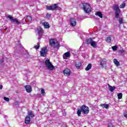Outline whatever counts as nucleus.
<instances>
[{
    "label": "nucleus",
    "mask_w": 127,
    "mask_h": 127,
    "mask_svg": "<svg viewBox=\"0 0 127 127\" xmlns=\"http://www.w3.org/2000/svg\"><path fill=\"white\" fill-rule=\"evenodd\" d=\"M83 10L86 12V13H89L91 11V10L92 9V7H91V5L89 3H84L83 4Z\"/></svg>",
    "instance_id": "20e7f679"
},
{
    "label": "nucleus",
    "mask_w": 127,
    "mask_h": 127,
    "mask_svg": "<svg viewBox=\"0 0 127 127\" xmlns=\"http://www.w3.org/2000/svg\"><path fill=\"white\" fill-rule=\"evenodd\" d=\"M45 64L47 68H48V69H49V70H50V71H52V70L54 69V66L51 63V62H50V60H46L45 62Z\"/></svg>",
    "instance_id": "7ed1b4c3"
},
{
    "label": "nucleus",
    "mask_w": 127,
    "mask_h": 127,
    "mask_svg": "<svg viewBox=\"0 0 127 127\" xmlns=\"http://www.w3.org/2000/svg\"><path fill=\"white\" fill-rule=\"evenodd\" d=\"M90 69H92V64H88V65L86 66V67L85 68V71H89V70H90Z\"/></svg>",
    "instance_id": "6ab92c4d"
},
{
    "label": "nucleus",
    "mask_w": 127,
    "mask_h": 127,
    "mask_svg": "<svg viewBox=\"0 0 127 127\" xmlns=\"http://www.w3.org/2000/svg\"><path fill=\"white\" fill-rule=\"evenodd\" d=\"M70 57V52H67L66 53H65L63 55V58L64 59H67V58Z\"/></svg>",
    "instance_id": "f3484780"
},
{
    "label": "nucleus",
    "mask_w": 127,
    "mask_h": 127,
    "mask_svg": "<svg viewBox=\"0 0 127 127\" xmlns=\"http://www.w3.org/2000/svg\"><path fill=\"white\" fill-rule=\"evenodd\" d=\"M31 20H32V18L30 16H28L27 17H24V18L21 20V23L24 24V23H26V22H31Z\"/></svg>",
    "instance_id": "6e6552de"
},
{
    "label": "nucleus",
    "mask_w": 127,
    "mask_h": 127,
    "mask_svg": "<svg viewBox=\"0 0 127 127\" xmlns=\"http://www.w3.org/2000/svg\"><path fill=\"white\" fill-rule=\"evenodd\" d=\"M2 85H0V90H2Z\"/></svg>",
    "instance_id": "ea45409f"
},
{
    "label": "nucleus",
    "mask_w": 127,
    "mask_h": 127,
    "mask_svg": "<svg viewBox=\"0 0 127 127\" xmlns=\"http://www.w3.org/2000/svg\"><path fill=\"white\" fill-rule=\"evenodd\" d=\"M126 7V3L123 2L120 5V8H124Z\"/></svg>",
    "instance_id": "7c9ffc66"
},
{
    "label": "nucleus",
    "mask_w": 127,
    "mask_h": 127,
    "mask_svg": "<svg viewBox=\"0 0 127 127\" xmlns=\"http://www.w3.org/2000/svg\"><path fill=\"white\" fill-rule=\"evenodd\" d=\"M75 66L77 69H79L82 66V63L80 62H78L75 63Z\"/></svg>",
    "instance_id": "2eb2a0df"
},
{
    "label": "nucleus",
    "mask_w": 127,
    "mask_h": 127,
    "mask_svg": "<svg viewBox=\"0 0 127 127\" xmlns=\"http://www.w3.org/2000/svg\"><path fill=\"white\" fill-rule=\"evenodd\" d=\"M112 41V38L111 37H108L106 39V42H111Z\"/></svg>",
    "instance_id": "2f4dec72"
},
{
    "label": "nucleus",
    "mask_w": 127,
    "mask_h": 127,
    "mask_svg": "<svg viewBox=\"0 0 127 127\" xmlns=\"http://www.w3.org/2000/svg\"><path fill=\"white\" fill-rule=\"evenodd\" d=\"M90 44L91 46H92V47H94V48H95L96 46H97V42L92 41Z\"/></svg>",
    "instance_id": "5701e85b"
},
{
    "label": "nucleus",
    "mask_w": 127,
    "mask_h": 127,
    "mask_svg": "<svg viewBox=\"0 0 127 127\" xmlns=\"http://www.w3.org/2000/svg\"><path fill=\"white\" fill-rule=\"evenodd\" d=\"M18 104H19V102L17 101H16L14 102V105H18Z\"/></svg>",
    "instance_id": "58836bf2"
},
{
    "label": "nucleus",
    "mask_w": 127,
    "mask_h": 127,
    "mask_svg": "<svg viewBox=\"0 0 127 127\" xmlns=\"http://www.w3.org/2000/svg\"><path fill=\"white\" fill-rule=\"evenodd\" d=\"M3 99L4 100V101H6V102L9 101V98H7V97H4Z\"/></svg>",
    "instance_id": "c9c22d12"
},
{
    "label": "nucleus",
    "mask_w": 127,
    "mask_h": 127,
    "mask_svg": "<svg viewBox=\"0 0 127 127\" xmlns=\"http://www.w3.org/2000/svg\"><path fill=\"white\" fill-rule=\"evenodd\" d=\"M40 46V45L39 44V43H38L36 46H34V48L35 49H39V47Z\"/></svg>",
    "instance_id": "72a5a7b5"
},
{
    "label": "nucleus",
    "mask_w": 127,
    "mask_h": 127,
    "mask_svg": "<svg viewBox=\"0 0 127 127\" xmlns=\"http://www.w3.org/2000/svg\"><path fill=\"white\" fill-rule=\"evenodd\" d=\"M41 92L42 96H44L45 95V90H44V89L42 88L41 89Z\"/></svg>",
    "instance_id": "c756f323"
},
{
    "label": "nucleus",
    "mask_w": 127,
    "mask_h": 127,
    "mask_svg": "<svg viewBox=\"0 0 127 127\" xmlns=\"http://www.w3.org/2000/svg\"><path fill=\"white\" fill-rule=\"evenodd\" d=\"M58 4H54L53 5H47L46 6V8L48 10H60L61 9V8L60 7H58Z\"/></svg>",
    "instance_id": "f03ea898"
},
{
    "label": "nucleus",
    "mask_w": 127,
    "mask_h": 127,
    "mask_svg": "<svg viewBox=\"0 0 127 127\" xmlns=\"http://www.w3.org/2000/svg\"><path fill=\"white\" fill-rule=\"evenodd\" d=\"M114 10H115V17L116 18H119L120 16V13H121V11L119 8V5H115L114 6Z\"/></svg>",
    "instance_id": "0eeeda50"
},
{
    "label": "nucleus",
    "mask_w": 127,
    "mask_h": 127,
    "mask_svg": "<svg viewBox=\"0 0 127 127\" xmlns=\"http://www.w3.org/2000/svg\"><path fill=\"white\" fill-rule=\"evenodd\" d=\"M118 97L119 100H121V99H122V98H123V93H119L118 95Z\"/></svg>",
    "instance_id": "c85d7f7f"
},
{
    "label": "nucleus",
    "mask_w": 127,
    "mask_h": 127,
    "mask_svg": "<svg viewBox=\"0 0 127 127\" xmlns=\"http://www.w3.org/2000/svg\"><path fill=\"white\" fill-rule=\"evenodd\" d=\"M101 107H102V108H105V109H109V107H110V105L109 104H101Z\"/></svg>",
    "instance_id": "b1692460"
},
{
    "label": "nucleus",
    "mask_w": 127,
    "mask_h": 127,
    "mask_svg": "<svg viewBox=\"0 0 127 127\" xmlns=\"http://www.w3.org/2000/svg\"><path fill=\"white\" fill-rule=\"evenodd\" d=\"M112 49L113 50H114V51H116V50H117V49H118V47L117 46H113L112 47Z\"/></svg>",
    "instance_id": "e433bc0d"
},
{
    "label": "nucleus",
    "mask_w": 127,
    "mask_h": 127,
    "mask_svg": "<svg viewBox=\"0 0 127 127\" xmlns=\"http://www.w3.org/2000/svg\"><path fill=\"white\" fill-rule=\"evenodd\" d=\"M50 46L54 47V48H58L59 47V43L57 40L55 39H51L49 40Z\"/></svg>",
    "instance_id": "f257e3e1"
},
{
    "label": "nucleus",
    "mask_w": 127,
    "mask_h": 127,
    "mask_svg": "<svg viewBox=\"0 0 127 127\" xmlns=\"http://www.w3.org/2000/svg\"><path fill=\"white\" fill-rule=\"evenodd\" d=\"M25 89L27 93H31L32 91V88L30 85H26L25 86Z\"/></svg>",
    "instance_id": "4468645a"
},
{
    "label": "nucleus",
    "mask_w": 127,
    "mask_h": 127,
    "mask_svg": "<svg viewBox=\"0 0 127 127\" xmlns=\"http://www.w3.org/2000/svg\"><path fill=\"white\" fill-rule=\"evenodd\" d=\"M69 23L71 26H76V25L77 24L76 19H75V18H71L69 20Z\"/></svg>",
    "instance_id": "9b49d317"
},
{
    "label": "nucleus",
    "mask_w": 127,
    "mask_h": 127,
    "mask_svg": "<svg viewBox=\"0 0 127 127\" xmlns=\"http://www.w3.org/2000/svg\"><path fill=\"white\" fill-rule=\"evenodd\" d=\"M38 34L39 35V39H40V38H41V36L43 34V29L41 27L38 28Z\"/></svg>",
    "instance_id": "f8f14e48"
},
{
    "label": "nucleus",
    "mask_w": 127,
    "mask_h": 127,
    "mask_svg": "<svg viewBox=\"0 0 127 127\" xmlns=\"http://www.w3.org/2000/svg\"><path fill=\"white\" fill-rule=\"evenodd\" d=\"M25 123V124H26V125H28V124H30V117H29V116H27L26 117Z\"/></svg>",
    "instance_id": "a211bd4d"
},
{
    "label": "nucleus",
    "mask_w": 127,
    "mask_h": 127,
    "mask_svg": "<svg viewBox=\"0 0 127 127\" xmlns=\"http://www.w3.org/2000/svg\"><path fill=\"white\" fill-rule=\"evenodd\" d=\"M40 53L41 56H42V57H45L47 54V48L43 47L42 48Z\"/></svg>",
    "instance_id": "1a4fd4ad"
},
{
    "label": "nucleus",
    "mask_w": 127,
    "mask_h": 127,
    "mask_svg": "<svg viewBox=\"0 0 127 127\" xmlns=\"http://www.w3.org/2000/svg\"><path fill=\"white\" fill-rule=\"evenodd\" d=\"M95 15H97V16H99L101 18H103V14H102V12L98 11L96 12L95 13Z\"/></svg>",
    "instance_id": "aec40b11"
},
{
    "label": "nucleus",
    "mask_w": 127,
    "mask_h": 127,
    "mask_svg": "<svg viewBox=\"0 0 127 127\" xmlns=\"http://www.w3.org/2000/svg\"><path fill=\"white\" fill-rule=\"evenodd\" d=\"M64 73L65 76H70L71 74V70L68 68H65L64 70Z\"/></svg>",
    "instance_id": "ddd939ff"
},
{
    "label": "nucleus",
    "mask_w": 127,
    "mask_h": 127,
    "mask_svg": "<svg viewBox=\"0 0 127 127\" xmlns=\"http://www.w3.org/2000/svg\"><path fill=\"white\" fill-rule=\"evenodd\" d=\"M6 18H9L10 21L13 22L14 24H17V25H18V24H20V23H21V22L19 21L17 18H13V17L10 15H7Z\"/></svg>",
    "instance_id": "39448f33"
},
{
    "label": "nucleus",
    "mask_w": 127,
    "mask_h": 127,
    "mask_svg": "<svg viewBox=\"0 0 127 127\" xmlns=\"http://www.w3.org/2000/svg\"><path fill=\"white\" fill-rule=\"evenodd\" d=\"M28 117H29V118H30V117L31 118H33V117H34V115H33V113H32V111L31 110L28 111Z\"/></svg>",
    "instance_id": "412c9836"
},
{
    "label": "nucleus",
    "mask_w": 127,
    "mask_h": 127,
    "mask_svg": "<svg viewBox=\"0 0 127 127\" xmlns=\"http://www.w3.org/2000/svg\"><path fill=\"white\" fill-rule=\"evenodd\" d=\"M108 127H114V126H113V124H110L108 125Z\"/></svg>",
    "instance_id": "4c0bfd02"
},
{
    "label": "nucleus",
    "mask_w": 127,
    "mask_h": 127,
    "mask_svg": "<svg viewBox=\"0 0 127 127\" xmlns=\"http://www.w3.org/2000/svg\"><path fill=\"white\" fill-rule=\"evenodd\" d=\"M93 42V39H92L91 38L87 39L86 40V42L87 44H90V43L91 44V42Z\"/></svg>",
    "instance_id": "cd10ccee"
},
{
    "label": "nucleus",
    "mask_w": 127,
    "mask_h": 127,
    "mask_svg": "<svg viewBox=\"0 0 127 127\" xmlns=\"http://www.w3.org/2000/svg\"><path fill=\"white\" fill-rule=\"evenodd\" d=\"M15 44H18V47H20V46H21V44L20 43V41H19L16 42Z\"/></svg>",
    "instance_id": "f704fd0d"
},
{
    "label": "nucleus",
    "mask_w": 127,
    "mask_h": 127,
    "mask_svg": "<svg viewBox=\"0 0 127 127\" xmlns=\"http://www.w3.org/2000/svg\"><path fill=\"white\" fill-rule=\"evenodd\" d=\"M119 22L120 24H123V23H124V18H120L119 19Z\"/></svg>",
    "instance_id": "a878e982"
},
{
    "label": "nucleus",
    "mask_w": 127,
    "mask_h": 127,
    "mask_svg": "<svg viewBox=\"0 0 127 127\" xmlns=\"http://www.w3.org/2000/svg\"><path fill=\"white\" fill-rule=\"evenodd\" d=\"M106 64H107V61H106V59H103L100 61L99 65L101 66V68H104V67H106Z\"/></svg>",
    "instance_id": "9d476101"
},
{
    "label": "nucleus",
    "mask_w": 127,
    "mask_h": 127,
    "mask_svg": "<svg viewBox=\"0 0 127 127\" xmlns=\"http://www.w3.org/2000/svg\"><path fill=\"white\" fill-rule=\"evenodd\" d=\"M81 113H82V111H81V109L80 110H78L77 111V116L78 117H80L81 116Z\"/></svg>",
    "instance_id": "473e14b6"
},
{
    "label": "nucleus",
    "mask_w": 127,
    "mask_h": 127,
    "mask_svg": "<svg viewBox=\"0 0 127 127\" xmlns=\"http://www.w3.org/2000/svg\"><path fill=\"white\" fill-rule=\"evenodd\" d=\"M80 110L81 113H83L85 115H88V114H89V107L85 105H82L80 107Z\"/></svg>",
    "instance_id": "423d86ee"
},
{
    "label": "nucleus",
    "mask_w": 127,
    "mask_h": 127,
    "mask_svg": "<svg viewBox=\"0 0 127 127\" xmlns=\"http://www.w3.org/2000/svg\"><path fill=\"white\" fill-rule=\"evenodd\" d=\"M114 63H115L116 66H120V62L118 61V60L115 59L114 60Z\"/></svg>",
    "instance_id": "393cba45"
},
{
    "label": "nucleus",
    "mask_w": 127,
    "mask_h": 127,
    "mask_svg": "<svg viewBox=\"0 0 127 127\" xmlns=\"http://www.w3.org/2000/svg\"><path fill=\"white\" fill-rule=\"evenodd\" d=\"M108 88L111 92H114V90L116 89L115 86H112L110 84H108Z\"/></svg>",
    "instance_id": "4be33fe9"
},
{
    "label": "nucleus",
    "mask_w": 127,
    "mask_h": 127,
    "mask_svg": "<svg viewBox=\"0 0 127 127\" xmlns=\"http://www.w3.org/2000/svg\"><path fill=\"white\" fill-rule=\"evenodd\" d=\"M42 25L45 27V28H49L50 27V25H49V23L47 22H44L42 23Z\"/></svg>",
    "instance_id": "dca6fc26"
},
{
    "label": "nucleus",
    "mask_w": 127,
    "mask_h": 127,
    "mask_svg": "<svg viewBox=\"0 0 127 127\" xmlns=\"http://www.w3.org/2000/svg\"><path fill=\"white\" fill-rule=\"evenodd\" d=\"M119 53L121 55H125L126 53H127V52L125 51L124 50L119 51Z\"/></svg>",
    "instance_id": "bb28decb"
}]
</instances>
